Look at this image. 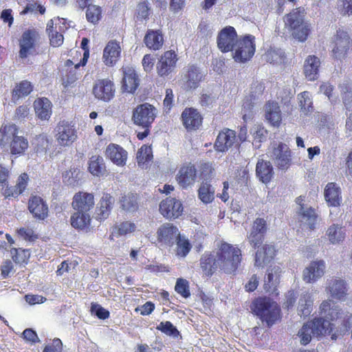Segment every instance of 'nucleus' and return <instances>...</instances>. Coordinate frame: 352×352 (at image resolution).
Masks as SVG:
<instances>
[{
    "label": "nucleus",
    "mask_w": 352,
    "mask_h": 352,
    "mask_svg": "<svg viewBox=\"0 0 352 352\" xmlns=\"http://www.w3.org/2000/svg\"><path fill=\"white\" fill-rule=\"evenodd\" d=\"M215 252L221 265V273L234 275L242 261L241 249L222 241L218 243Z\"/></svg>",
    "instance_id": "obj_1"
},
{
    "label": "nucleus",
    "mask_w": 352,
    "mask_h": 352,
    "mask_svg": "<svg viewBox=\"0 0 352 352\" xmlns=\"http://www.w3.org/2000/svg\"><path fill=\"white\" fill-rule=\"evenodd\" d=\"M298 336L302 345L308 344L311 340V336H330L332 340L338 338V331L334 329L333 324L323 318H316L304 324L299 330Z\"/></svg>",
    "instance_id": "obj_2"
},
{
    "label": "nucleus",
    "mask_w": 352,
    "mask_h": 352,
    "mask_svg": "<svg viewBox=\"0 0 352 352\" xmlns=\"http://www.w3.org/2000/svg\"><path fill=\"white\" fill-rule=\"evenodd\" d=\"M252 312L268 327H272L280 319L279 305L269 297H258L253 300L250 305Z\"/></svg>",
    "instance_id": "obj_3"
},
{
    "label": "nucleus",
    "mask_w": 352,
    "mask_h": 352,
    "mask_svg": "<svg viewBox=\"0 0 352 352\" xmlns=\"http://www.w3.org/2000/svg\"><path fill=\"white\" fill-rule=\"evenodd\" d=\"M18 127L14 124L2 125L0 129V146L4 145L9 139L10 153L12 155L20 156L25 153L29 146V143L23 136L17 135Z\"/></svg>",
    "instance_id": "obj_4"
},
{
    "label": "nucleus",
    "mask_w": 352,
    "mask_h": 352,
    "mask_svg": "<svg viewBox=\"0 0 352 352\" xmlns=\"http://www.w3.org/2000/svg\"><path fill=\"white\" fill-rule=\"evenodd\" d=\"M285 23L292 31L294 38L299 41H305L311 32L309 23L305 21L304 8H297L293 9L285 17Z\"/></svg>",
    "instance_id": "obj_5"
},
{
    "label": "nucleus",
    "mask_w": 352,
    "mask_h": 352,
    "mask_svg": "<svg viewBox=\"0 0 352 352\" xmlns=\"http://www.w3.org/2000/svg\"><path fill=\"white\" fill-rule=\"evenodd\" d=\"M40 38V34L35 29H28L24 31L19 39V56L24 59L28 56L38 54L36 51V45L39 43Z\"/></svg>",
    "instance_id": "obj_6"
},
{
    "label": "nucleus",
    "mask_w": 352,
    "mask_h": 352,
    "mask_svg": "<svg viewBox=\"0 0 352 352\" xmlns=\"http://www.w3.org/2000/svg\"><path fill=\"white\" fill-rule=\"evenodd\" d=\"M233 53L234 60L240 63L249 61L256 51L255 37L253 35H245L238 39Z\"/></svg>",
    "instance_id": "obj_7"
},
{
    "label": "nucleus",
    "mask_w": 352,
    "mask_h": 352,
    "mask_svg": "<svg viewBox=\"0 0 352 352\" xmlns=\"http://www.w3.org/2000/svg\"><path fill=\"white\" fill-rule=\"evenodd\" d=\"M334 45L331 50V56L334 59L342 60L347 57L352 50V41L348 32L338 28L333 38Z\"/></svg>",
    "instance_id": "obj_8"
},
{
    "label": "nucleus",
    "mask_w": 352,
    "mask_h": 352,
    "mask_svg": "<svg viewBox=\"0 0 352 352\" xmlns=\"http://www.w3.org/2000/svg\"><path fill=\"white\" fill-rule=\"evenodd\" d=\"M54 137L58 145L63 147L71 146L78 138L77 131L72 122L61 120L54 129Z\"/></svg>",
    "instance_id": "obj_9"
},
{
    "label": "nucleus",
    "mask_w": 352,
    "mask_h": 352,
    "mask_svg": "<svg viewBox=\"0 0 352 352\" xmlns=\"http://www.w3.org/2000/svg\"><path fill=\"white\" fill-rule=\"evenodd\" d=\"M156 108L147 102L137 106L133 110L132 120L139 126L151 127L156 118Z\"/></svg>",
    "instance_id": "obj_10"
},
{
    "label": "nucleus",
    "mask_w": 352,
    "mask_h": 352,
    "mask_svg": "<svg viewBox=\"0 0 352 352\" xmlns=\"http://www.w3.org/2000/svg\"><path fill=\"white\" fill-rule=\"evenodd\" d=\"M67 29V24L66 20L63 18H54L47 22L46 32L52 46L59 47L63 43V33Z\"/></svg>",
    "instance_id": "obj_11"
},
{
    "label": "nucleus",
    "mask_w": 352,
    "mask_h": 352,
    "mask_svg": "<svg viewBox=\"0 0 352 352\" xmlns=\"http://www.w3.org/2000/svg\"><path fill=\"white\" fill-rule=\"evenodd\" d=\"M267 155L279 169H287L291 165V151L289 147L283 142H279L272 149H269Z\"/></svg>",
    "instance_id": "obj_12"
},
{
    "label": "nucleus",
    "mask_w": 352,
    "mask_h": 352,
    "mask_svg": "<svg viewBox=\"0 0 352 352\" xmlns=\"http://www.w3.org/2000/svg\"><path fill=\"white\" fill-rule=\"evenodd\" d=\"M179 234L180 232L176 226L170 223H164L157 230V241L162 246L171 248Z\"/></svg>",
    "instance_id": "obj_13"
},
{
    "label": "nucleus",
    "mask_w": 352,
    "mask_h": 352,
    "mask_svg": "<svg viewBox=\"0 0 352 352\" xmlns=\"http://www.w3.org/2000/svg\"><path fill=\"white\" fill-rule=\"evenodd\" d=\"M92 92L98 100L109 102L115 96L116 87L113 82L109 78L98 79L93 86Z\"/></svg>",
    "instance_id": "obj_14"
},
{
    "label": "nucleus",
    "mask_w": 352,
    "mask_h": 352,
    "mask_svg": "<svg viewBox=\"0 0 352 352\" xmlns=\"http://www.w3.org/2000/svg\"><path fill=\"white\" fill-rule=\"evenodd\" d=\"M237 41V34L234 28L228 25L219 32L217 43L221 52L226 53L233 50Z\"/></svg>",
    "instance_id": "obj_15"
},
{
    "label": "nucleus",
    "mask_w": 352,
    "mask_h": 352,
    "mask_svg": "<svg viewBox=\"0 0 352 352\" xmlns=\"http://www.w3.org/2000/svg\"><path fill=\"white\" fill-rule=\"evenodd\" d=\"M197 178V170L190 162L182 165L176 175V181L183 189L193 186Z\"/></svg>",
    "instance_id": "obj_16"
},
{
    "label": "nucleus",
    "mask_w": 352,
    "mask_h": 352,
    "mask_svg": "<svg viewBox=\"0 0 352 352\" xmlns=\"http://www.w3.org/2000/svg\"><path fill=\"white\" fill-rule=\"evenodd\" d=\"M199 266L204 276L206 277H211L217 271L221 272V265L215 251L203 254L199 259Z\"/></svg>",
    "instance_id": "obj_17"
},
{
    "label": "nucleus",
    "mask_w": 352,
    "mask_h": 352,
    "mask_svg": "<svg viewBox=\"0 0 352 352\" xmlns=\"http://www.w3.org/2000/svg\"><path fill=\"white\" fill-rule=\"evenodd\" d=\"M177 60V55L175 51L164 52L157 63L156 69L158 75L161 77L168 76L175 68Z\"/></svg>",
    "instance_id": "obj_18"
},
{
    "label": "nucleus",
    "mask_w": 352,
    "mask_h": 352,
    "mask_svg": "<svg viewBox=\"0 0 352 352\" xmlns=\"http://www.w3.org/2000/svg\"><path fill=\"white\" fill-rule=\"evenodd\" d=\"M181 120L188 131L198 130L203 123V116L193 107H186L181 115Z\"/></svg>",
    "instance_id": "obj_19"
},
{
    "label": "nucleus",
    "mask_w": 352,
    "mask_h": 352,
    "mask_svg": "<svg viewBox=\"0 0 352 352\" xmlns=\"http://www.w3.org/2000/svg\"><path fill=\"white\" fill-rule=\"evenodd\" d=\"M160 212L166 219H176L182 215L183 206L179 200L169 197L160 204Z\"/></svg>",
    "instance_id": "obj_20"
},
{
    "label": "nucleus",
    "mask_w": 352,
    "mask_h": 352,
    "mask_svg": "<svg viewBox=\"0 0 352 352\" xmlns=\"http://www.w3.org/2000/svg\"><path fill=\"white\" fill-rule=\"evenodd\" d=\"M94 205L95 199L93 193L79 191L73 197L72 206L76 211L89 213Z\"/></svg>",
    "instance_id": "obj_21"
},
{
    "label": "nucleus",
    "mask_w": 352,
    "mask_h": 352,
    "mask_svg": "<svg viewBox=\"0 0 352 352\" xmlns=\"http://www.w3.org/2000/svg\"><path fill=\"white\" fill-rule=\"evenodd\" d=\"M115 202L114 197L107 192H104L96 206L94 218L99 221L107 219L113 209Z\"/></svg>",
    "instance_id": "obj_22"
},
{
    "label": "nucleus",
    "mask_w": 352,
    "mask_h": 352,
    "mask_svg": "<svg viewBox=\"0 0 352 352\" xmlns=\"http://www.w3.org/2000/svg\"><path fill=\"white\" fill-rule=\"evenodd\" d=\"M267 230V221L263 218H256L252 225L249 240L254 248H258L264 241Z\"/></svg>",
    "instance_id": "obj_23"
},
{
    "label": "nucleus",
    "mask_w": 352,
    "mask_h": 352,
    "mask_svg": "<svg viewBox=\"0 0 352 352\" xmlns=\"http://www.w3.org/2000/svg\"><path fill=\"white\" fill-rule=\"evenodd\" d=\"M265 118L273 127L278 128L283 120L282 112L278 103L274 100L266 102L264 106Z\"/></svg>",
    "instance_id": "obj_24"
},
{
    "label": "nucleus",
    "mask_w": 352,
    "mask_h": 352,
    "mask_svg": "<svg viewBox=\"0 0 352 352\" xmlns=\"http://www.w3.org/2000/svg\"><path fill=\"white\" fill-rule=\"evenodd\" d=\"M28 210L36 219L44 220L48 217V206L45 201L38 195H32L30 197Z\"/></svg>",
    "instance_id": "obj_25"
},
{
    "label": "nucleus",
    "mask_w": 352,
    "mask_h": 352,
    "mask_svg": "<svg viewBox=\"0 0 352 352\" xmlns=\"http://www.w3.org/2000/svg\"><path fill=\"white\" fill-rule=\"evenodd\" d=\"M236 139L235 131L224 128L217 135L214 142V148L218 151L225 152L234 145Z\"/></svg>",
    "instance_id": "obj_26"
},
{
    "label": "nucleus",
    "mask_w": 352,
    "mask_h": 352,
    "mask_svg": "<svg viewBox=\"0 0 352 352\" xmlns=\"http://www.w3.org/2000/svg\"><path fill=\"white\" fill-rule=\"evenodd\" d=\"M304 201L305 197L303 196H299L296 199V203L300 206L299 214L301 221L305 222L308 226L309 228L312 230L316 228L318 216L313 208L309 207L306 208L303 203Z\"/></svg>",
    "instance_id": "obj_27"
},
{
    "label": "nucleus",
    "mask_w": 352,
    "mask_h": 352,
    "mask_svg": "<svg viewBox=\"0 0 352 352\" xmlns=\"http://www.w3.org/2000/svg\"><path fill=\"white\" fill-rule=\"evenodd\" d=\"M121 54V47L119 42L110 41L103 50V62L109 67H112L118 61Z\"/></svg>",
    "instance_id": "obj_28"
},
{
    "label": "nucleus",
    "mask_w": 352,
    "mask_h": 352,
    "mask_svg": "<svg viewBox=\"0 0 352 352\" xmlns=\"http://www.w3.org/2000/svg\"><path fill=\"white\" fill-rule=\"evenodd\" d=\"M105 155L113 164L117 166H123L126 164L128 154L120 145L111 143L105 150Z\"/></svg>",
    "instance_id": "obj_29"
},
{
    "label": "nucleus",
    "mask_w": 352,
    "mask_h": 352,
    "mask_svg": "<svg viewBox=\"0 0 352 352\" xmlns=\"http://www.w3.org/2000/svg\"><path fill=\"white\" fill-rule=\"evenodd\" d=\"M143 41L146 47L152 51L161 50L164 43V35L162 30H147Z\"/></svg>",
    "instance_id": "obj_30"
},
{
    "label": "nucleus",
    "mask_w": 352,
    "mask_h": 352,
    "mask_svg": "<svg viewBox=\"0 0 352 352\" xmlns=\"http://www.w3.org/2000/svg\"><path fill=\"white\" fill-rule=\"evenodd\" d=\"M323 261H313L303 271L302 278L306 283H314L322 277L324 272Z\"/></svg>",
    "instance_id": "obj_31"
},
{
    "label": "nucleus",
    "mask_w": 352,
    "mask_h": 352,
    "mask_svg": "<svg viewBox=\"0 0 352 352\" xmlns=\"http://www.w3.org/2000/svg\"><path fill=\"white\" fill-rule=\"evenodd\" d=\"M140 85V80L135 71L131 68H127L124 71L122 80V89L130 94H133Z\"/></svg>",
    "instance_id": "obj_32"
},
{
    "label": "nucleus",
    "mask_w": 352,
    "mask_h": 352,
    "mask_svg": "<svg viewBox=\"0 0 352 352\" xmlns=\"http://www.w3.org/2000/svg\"><path fill=\"white\" fill-rule=\"evenodd\" d=\"M324 199L329 206L337 207L342 201L340 188L333 182L328 183L324 191Z\"/></svg>",
    "instance_id": "obj_33"
},
{
    "label": "nucleus",
    "mask_w": 352,
    "mask_h": 352,
    "mask_svg": "<svg viewBox=\"0 0 352 352\" xmlns=\"http://www.w3.org/2000/svg\"><path fill=\"white\" fill-rule=\"evenodd\" d=\"M327 292L332 298L343 300L347 295V288L344 280L342 279H331L328 283Z\"/></svg>",
    "instance_id": "obj_34"
},
{
    "label": "nucleus",
    "mask_w": 352,
    "mask_h": 352,
    "mask_svg": "<svg viewBox=\"0 0 352 352\" xmlns=\"http://www.w3.org/2000/svg\"><path fill=\"white\" fill-rule=\"evenodd\" d=\"M256 175L263 183L270 182L274 175L271 163L263 160H258L256 165Z\"/></svg>",
    "instance_id": "obj_35"
},
{
    "label": "nucleus",
    "mask_w": 352,
    "mask_h": 352,
    "mask_svg": "<svg viewBox=\"0 0 352 352\" xmlns=\"http://www.w3.org/2000/svg\"><path fill=\"white\" fill-rule=\"evenodd\" d=\"M29 176L26 173L21 174L14 186H7L4 190L6 197H17L23 193L28 186Z\"/></svg>",
    "instance_id": "obj_36"
},
{
    "label": "nucleus",
    "mask_w": 352,
    "mask_h": 352,
    "mask_svg": "<svg viewBox=\"0 0 352 352\" xmlns=\"http://www.w3.org/2000/svg\"><path fill=\"white\" fill-rule=\"evenodd\" d=\"M276 250L274 245H264L262 248L257 250L255 255V265L261 267L270 263L275 256Z\"/></svg>",
    "instance_id": "obj_37"
},
{
    "label": "nucleus",
    "mask_w": 352,
    "mask_h": 352,
    "mask_svg": "<svg viewBox=\"0 0 352 352\" xmlns=\"http://www.w3.org/2000/svg\"><path fill=\"white\" fill-rule=\"evenodd\" d=\"M320 65V59L314 56H309L304 64V74L309 80H315L318 77L319 67Z\"/></svg>",
    "instance_id": "obj_38"
},
{
    "label": "nucleus",
    "mask_w": 352,
    "mask_h": 352,
    "mask_svg": "<svg viewBox=\"0 0 352 352\" xmlns=\"http://www.w3.org/2000/svg\"><path fill=\"white\" fill-rule=\"evenodd\" d=\"M36 116L43 120H48L52 114V103L47 98H38L34 102Z\"/></svg>",
    "instance_id": "obj_39"
},
{
    "label": "nucleus",
    "mask_w": 352,
    "mask_h": 352,
    "mask_svg": "<svg viewBox=\"0 0 352 352\" xmlns=\"http://www.w3.org/2000/svg\"><path fill=\"white\" fill-rule=\"evenodd\" d=\"M91 220L89 213L75 210L71 216L70 223L75 229L82 230L90 226Z\"/></svg>",
    "instance_id": "obj_40"
},
{
    "label": "nucleus",
    "mask_w": 352,
    "mask_h": 352,
    "mask_svg": "<svg viewBox=\"0 0 352 352\" xmlns=\"http://www.w3.org/2000/svg\"><path fill=\"white\" fill-rule=\"evenodd\" d=\"M280 267H274L268 271L267 278L264 283V289L269 293L274 294L277 291V287L280 282Z\"/></svg>",
    "instance_id": "obj_41"
},
{
    "label": "nucleus",
    "mask_w": 352,
    "mask_h": 352,
    "mask_svg": "<svg viewBox=\"0 0 352 352\" xmlns=\"http://www.w3.org/2000/svg\"><path fill=\"white\" fill-rule=\"evenodd\" d=\"M120 204L126 212H136L139 208L138 195L131 192L124 194L120 199Z\"/></svg>",
    "instance_id": "obj_42"
},
{
    "label": "nucleus",
    "mask_w": 352,
    "mask_h": 352,
    "mask_svg": "<svg viewBox=\"0 0 352 352\" xmlns=\"http://www.w3.org/2000/svg\"><path fill=\"white\" fill-rule=\"evenodd\" d=\"M88 170L89 173L97 177L104 175L106 166L103 158L100 155H93L89 160Z\"/></svg>",
    "instance_id": "obj_43"
},
{
    "label": "nucleus",
    "mask_w": 352,
    "mask_h": 352,
    "mask_svg": "<svg viewBox=\"0 0 352 352\" xmlns=\"http://www.w3.org/2000/svg\"><path fill=\"white\" fill-rule=\"evenodd\" d=\"M340 314L338 306H331V300H324L320 306V314L329 320H337Z\"/></svg>",
    "instance_id": "obj_44"
},
{
    "label": "nucleus",
    "mask_w": 352,
    "mask_h": 352,
    "mask_svg": "<svg viewBox=\"0 0 352 352\" xmlns=\"http://www.w3.org/2000/svg\"><path fill=\"white\" fill-rule=\"evenodd\" d=\"M203 79V75L195 65H190L186 74V87L189 89H196Z\"/></svg>",
    "instance_id": "obj_45"
},
{
    "label": "nucleus",
    "mask_w": 352,
    "mask_h": 352,
    "mask_svg": "<svg viewBox=\"0 0 352 352\" xmlns=\"http://www.w3.org/2000/svg\"><path fill=\"white\" fill-rule=\"evenodd\" d=\"M82 173L79 168L70 167L63 174V182L69 186L74 187L78 186L81 179Z\"/></svg>",
    "instance_id": "obj_46"
},
{
    "label": "nucleus",
    "mask_w": 352,
    "mask_h": 352,
    "mask_svg": "<svg viewBox=\"0 0 352 352\" xmlns=\"http://www.w3.org/2000/svg\"><path fill=\"white\" fill-rule=\"evenodd\" d=\"M198 197L205 204L211 203L214 199V190L209 183L203 182L198 190Z\"/></svg>",
    "instance_id": "obj_47"
},
{
    "label": "nucleus",
    "mask_w": 352,
    "mask_h": 352,
    "mask_svg": "<svg viewBox=\"0 0 352 352\" xmlns=\"http://www.w3.org/2000/svg\"><path fill=\"white\" fill-rule=\"evenodd\" d=\"M33 90V85L28 80H22L12 91V98L19 99L28 96Z\"/></svg>",
    "instance_id": "obj_48"
},
{
    "label": "nucleus",
    "mask_w": 352,
    "mask_h": 352,
    "mask_svg": "<svg viewBox=\"0 0 352 352\" xmlns=\"http://www.w3.org/2000/svg\"><path fill=\"white\" fill-rule=\"evenodd\" d=\"M136 225L129 221H124L113 228L112 234L116 236L126 235L135 232Z\"/></svg>",
    "instance_id": "obj_49"
},
{
    "label": "nucleus",
    "mask_w": 352,
    "mask_h": 352,
    "mask_svg": "<svg viewBox=\"0 0 352 352\" xmlns=\"http://www.w3.org/2000/svg\"><path fill=\"white\" fill-rule=\"evenodd\" d=\"M177 245L176 255L179 257H186L190 252L192 245L188 239L179 234V236L175 240Z\"/></svg>",
    "instance_id": "obj_50"
},
{
    "label": "nucleus",
    "mask_w": 352,
    "mask_h": 352,
    "mask_svg": "<svg viewBox=\"0 0 352 352\" xmlns=\"http://www.w3.org/2000/svg\"><path fill=\"white\" fill-rule=\"evenodd\" d=\"M299 104L301 111L307 115L314 111L313 102L308 91H303L298 95Z\"/></svg>",
    "instance_id": "obj_51"
},
{
    "label": "nucleus",
    "mask_w": 352,
    "mask_h": 352,
    "mask_svg": "<svg viewBox=\"0 0 352 352\" xmlns=\"http://www.w3.org/2000/svg\"><path fill=\"white\" fill-rule=\"evenodd\" d=\"M10 254L13 261L19 264L27 263L30 256L28 250L22 248H12Z\"/></svg>",
    "instance_id": "obj_52"
},
{
    "label": "nucleus",
    "mask_w": 352,
    "mask_h": 352,
    "mask_svg": "<svg viewBox=\"0 0 352 352\" xmlns=\"http://www.w3.org/2000/svg\"><path fill=\"white\" fill-rule=\"evenodd\" d=\"M102 18L101 7L96 5H91L88 6L86 10L87 20L93 24H96Z\"/></svg>",
    "instance_id": "obj_53"
},
{
    "label": "nucleus",
    "mask_w": 352,
    "mask_h": 352,
    "mask_svg": "<svg viewBox=\"0 0 352 352\" xmlns=\"http://www.w3.org/2000/svg\"><path fill=\"white\" fill-rule=\"evenodd\" d=\"M328 236L331 243H339L344 239V233L342 227L333 224L328 229Z\"/></svg>",
    "instance_id": "obj_54"
},
{
    "label": "nucleus",
    "mask_w": 352,
    "mask_h": 352,
    "mask_svg": "<svg viewBox=\"0 0 352 352\" xmlns=\"http://www.w3.org/2000/svg\"><path fill=\"white\" fill-rule=\"evenodd\" d=\"M175 290L178 294L184 298H187L190 296L189 283L184 278H179L177 280Z\"/></svg>",
    "instance_id": "obj_55"
},
{
    "label": "nucleus",
    "mask_w": 352,
    "mask_h": 352,
    "mask_svg": "<svg viewBox=\"0 0 352 352\" xmlns=\"http://www.w3.org/2000/svg\"><path fill=\"white\" fill-rule=\"evenodd\" d=\"M156 329L168 336L177 337L179 334L177 329L170 321L161 322Z\"/></svg>",
    "instance_id": "obj_56"
},
{
    "label": "nucleus",
    "mask_w": 352,
    "mask_h": 352,
    "mask_svg": "<svg viewBox=\"0 0 352 352\" xmlns=\"http://www.w3.org/2000/svg\"><path fill=\"white\" fill-rule=\"evenodd\" d=\"M151 14V8L147 1L140 2L137 6L136 16L139 20H146Z\"/></svg>",
    "instance_id": "obj_57"
},
{
    "label": "nucleus",
    "mask_w": 352,
    "mask_h": 352,
    "mask_svg": "<svg viewBox=\"0 0 352 352\" xmlns=\"http://www.w3.org/2000/svg\"><path fill=\"white\" fill-rule=\"evenodd\" d=\"M214 170L212 163L203 162L199 166V177L204 180L210 179Z\"/></svg>",
    "instance_id": "obj_58"
},
{
    "label": "nucleus",
    "mask_w": 352,
    "mask_h": 352,
    "mask_svg": "<svg viewBox=\"0 0 352 352\" xmlns=\"http://www.w3.org/2000/svg\"><path fill=\"white\" fill-rule=\"evenodd\" d=\"M34 144L36 153L45 152L49 146V140L46 136L39 135L35 138Z\"/></svg>",
    "instance_id": "obj_59"
},
{
    "label": "nucleus",
    "mask_w": 352,
    "mask_h": 352,
    "mask_svg": "<svg viewBox=\"0 0 352 352\" xmlns=\"http://www.w3.org/2000/svg\"><path fill=\"white\" fill-rule=\"evenodd\" d=\"M138 159L139 162H148L152 158V151L151 146L146 145L142 146L138 152Z\"/></svg>",
    "instance_id": "obj_60"
},
{
    "label": "nucleus",
    "mask_w": 352,
    "mask_h": 352,
    "mask_svg": "<svg viewBox=\"0 0 352 352\" xmlns=\"http://www.w3.org/2000/svg\"><path fill=\"white\" fill-rule=\"evenodd\" d=\"M312 301L310 299L300 298L298 311L300 316H308L311 311Z\"/></svg>",
    "instance_id": "obj_61"
},
{
    "label": "nucleus",
    "mask_w": 352,
    "mask_h": 352,
    "mask_svg": "<svg viewBox=\"0 0 352 352\" xmlns=\"http://www.w3.org/2000/svg\"><path fill=\"white\" fill-rule=\"evenodd\" d=\"M17 234L21 239L32 241L37 239V235L34 234L32 229L29 228H21L16 230Z\"/></svg>",
    "instance_id": "obj_62"
},
{
    "label": "nucleus",
    "mask_w": 352,
    "mask_h": 352,
    "mask_svg": "<svg viewBox=\"0 0 352 352\" xmlns=\"http://www.w3.org/2000/svg\"><path fill=\"white\" fill-rule=\"evenodd\" d=\"M341 3L338 5V10L343 15L352 14V0H340Z\"/></svg>",
    "instance_id": "obj_63"
},
{
    "label": "nucleus",
    "mask_w": 352,
    "mask_h": 352,
    "mask_svg": "<svg viewBox=\"0 0 352 352\" xmlns=\"http://www.w3.org/2000/svg\"><path fill=\"white\" fill-rule=\"evenodd\" d=\"M63 350V343L59 338L53 340L52 344L45 346L43 352H61Z\"/></svg>",
    "instance_id": "obj_64"
}]
</instances>
